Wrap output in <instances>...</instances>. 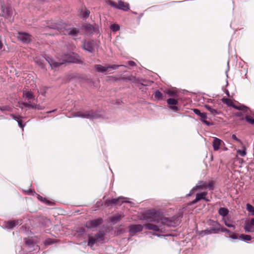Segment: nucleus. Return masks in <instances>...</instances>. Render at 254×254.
Segmentation results:
<instances>
[{
	"label": "nucleus",
	"instance_id": "obj_62",
	"mask_svg": "<svg viewBox=\"0 0 254 254\" xmlns=\"http://www.w3.org/2000/svg\"><path fill=\"white\" fill-rule=\"evenodd\" d=\"M193 191H191V190L190 191V194H189V195H190L193 192Z\"/></svg>",
	"mask_w": 254,
	"mask_h": 254
},
{
	"label": "nucleus",
	"instance_id": "obj_21",
	"mask_svg": "<svg viewBox=\"0 0 254 254\" xmlns=\"http://www.w3.org/2000/svg\"><path fill=\"white\" fill-rule=\"evenodd\" d=\"M206 183L203 181H199L198 183V185L194 187L192 190L191 191H194L199 189L205 188L206 187Z\"/></svg>",
	"mask_w": 254,
	"mask_h": 254
},
{
	"label": "nucleus",
	"instance_id": "obj_60",
	"mask_svg": "<svg viewBox=\"0 0 254 254\" xmlns=\"http://www.w3.org/2000/svg\"><path fill=\"white\" fill-rule=\"evenodd\" d=\"M122 79L124 80H127V79L131 80V79H130V78H125V77L122 78Z\"/></svg>",
	"mask_w": 254,
	"mask_h": 254
},
{
	"label": "nucleus",
	"instance_id": "obj_33",
	"mask_svg": "<svg viewBox=\"0 0 254 254\" xmlns=\"http://www.w3.org/2000/svg\"><path fill=\"white\" fill-rule=\"evenodd\" d=\"M111 30L113 32H116L120 30V26L118 24H113L110 26Z\"/></svg>",
	"mask_w": 254,
	"mask_h": 254
},
{
	"label": "nucleus",
	"instance_id": "obj_25",
	"mask_svg": "<svg viewBox=\"0 0 254 254\" xmlns=\"http://www.w3.org/2000/svg\"><path fill=\"white\" fill-rule=\"evenodd\" d=\"M206 195L207 193L205 192L198 193L196 194V198H197L199 201L201 199H204L207 201L208 200L205 198Z\"/></svg>",
	"mask_w": 254,
	"mask_h": 254
},
{
	"label": "nucleus",
	"instance_id": "obj_46",
	"mask_svg": "<svg viewBox=\"0 0 254 254\" xmlns=\"http://www.w3.org/2000/svg\"><path fill=\"white\" fill-rule=\"evenodd\" d=\"M229 237H230L231 239H234V240H236V239H238V237L237 236V235L235 234H233L231 232V234L229 235Z\"/></svg>",
	"mask_w": 254,
	"mask_h": 254
},
{
	"label": "nucleus",
	"instance_id": "obj_36",
	"mask_svg": "<svg viewBox=\"0 0 254 254\" xmlns=\"http://www.w3.org/2000/svg\"><path fill=\"white\" fill-rule=\"evenodd\" d=\"M205 188H208L210 190H213L214 189L213 182H210L208 184L206 183V187Z\"/></svg>",
	"mask_w": 254,
	"mask_h": 254
},
{
	"label": "nucleus",
	"instance_id": "obj_38",
	"mask_svg": "<svg viewBox=\"0 0 254 254\" xmlns=\"http://www.w3.org/2000/svg\"><path fill=\"white\" fill-rule=\"evenodd\" d=\"M222 102L224 103H225L227 105H228V106H232V102L229 99H227V98H223L222 99Z\"/></svg>",
	"mask_w": 254,
	"mask_h": 254
},
{
	"label": "nucleus",
	"instance_id": "obj_35",
	"mask_svg": "<svg viewBox=\"0 0 254 254\" xmlns=\"http://www.w3.org/2000/svg\"><path fill=\"white\" fill-rule=\"evenodd\" d=\"M85 29L88 32H92L94 31V27L92 25L89 24L85 27Z\"/></svg>",
	"mask_w": 254,
	"mask_h": 254
},
{
	"label": "nucleus",
	"instance_id": "obj_32",
	"mask_svg": "<svg viewBox=\"0 0 254 254\" xmlns=\"http://www.w3.org/2000/svg\"><path fill=\"white\" fill-rule=\"evenodd\" d=\"M247 209L252 215H254V207L250 204H247Z\"/></svg>",
	"mask_w": 254,
	"mask_h": 254
},
{
	"label": "nucleus",
	"instance_id": "obj_61",
	"mask_svg": "<svg viewBox=\"0 0 254 254\" xmlns=\"http://www.w3.org/2000/svg\"><path fill=\"white\" fill-rule=\"evenodd\" d=\"M55 111V110H54L53 111H50L47 112V113H51L54 112Z\"/></svg>",
	"mask_w": 254,
	"mask_h": 254
},
{
	"label": "nucleus",
	"instance_id": "obj_45",
	"mask_svg": "<svg viewBox=\"0 0 254 254\" xmlns=\"http://www.w3.org/2000/svg\"><path fill=\"white\" fill-rule=\"evenodd\" d=\"M221 231H222V232H225V233H227V234H228L229 235H230V234H231V232L229 230H228V229H226V228H222V229H221Z\"/></svg>",
	"mask_w": 254,
	"mask_h": 254
},
{
	"label": "nucleus",
	"instance_id": "obj_5",
	"mask_svg": "<svg viewBox=\"0 0 254 254\" xmlns=\"http://www.w3.org/2000/svg\"><path fill=\"white\" fill-rule=\"evenodd\" d=\"M121 66V65H120L113 64L104 66L101 64H95L94 65V67L97 72L104 73L107 71L109 69H117L119 68V66Z\"/></svg>",
	"mask_w": 254,
	"mask_h": 254
},
{
	"label": "nucleus",
	"instance_id": "obj_3",
	"mask_svg": "<svg viewBox=\"0 0 254 254\" xmlns=\"http://www.w3.org/2000/svg\"><path fill=\"white\" fill-rule=\"evenodd\" d=\"M51 28L57 29L59 32L62 34L68 35L71 37H76L79 33V30L76 28H67V25L64 24L63 25H58L56 26V27Z\"/></svg>",
	"mask_w": 254,
	"mask_h": 254
},
{
	"label": "nucleus",
	"instance_id": "obj_7",
	"mask_svg": "<svg viewBox=\"0 0 254 254\" xmlns=\"http://www.w3.org/2000/svg\"><path fill=\"white\" fill-rule=\"evenodd\" d=\"M18 39L25 44H28L31 41V36L26 32H18L17 35Z\"/></svg>",
	"mask_w": 254,
	"mask_h": 254
},
{
	"label": "nucleus",
	"instance_id": "obj_19",
	"mask_svg": "<svg viewBox=\"0 0 254 254\" xmlns=\"http://www.w3.org/2000/svg\"><path fill=\"white\" fill-rule=\"evenodd\" d=\"M124 215L122 214H117L112 216L110 218V221L114 223H116L118 221H120L123 217Z\"/></svg>",
	"mask_w": 254,
	"mask_h": 254
},
{
	"label": "nucleus",
	"instance_id": "obj_42",
	"mask_svg": "<svg viewBox=\"0 0 254 254\" xmlns=\"http://www.w3.org/2000/svg\"><path fill=\"white\" fill-rule=\"evenodd\" d=\"M167 93L171 96H174L176 95V92L175 91L170 90H168L167 92Z\"/></svg>",
	"mask_w": 254,
	"mask_h": 254
},
{
	"label": "nucleus",
	"instance_id": "obj_6",
	"mask_svg": "<svg viewBox=\"0 0 254 254\" xmlns=\"http://www.w3.org/2000/svg\"><path fill=\"white\" fill-rule=\"evenodd\" d=\"M193 112L198 116L200 117V120L204 124L208 126H210L212 125V123H211L207 121L206 119L207 118V114L206 113H201L199 110L198 109H193Z\"/></svg>",
	"mask_w": 254,
	"mask_h": 254
},
{
	"label": "nucleus",
	"instance_id": "obj_44",
	"mask_svg": "<svg viewBox=\"0 0 254 254\" xmlns=\"http://www.w3.org/2000/svg\"><path fill=\"white\" fill-rule=\"evenodd\" d=\"M38 198L39 200L45 202L46 203H49V201H47L46 198H43V197L40 196V195H38Z\"/></svg>",
	"mask_w": 254,
	"mask_h": 254
},
{
	"label": "nucleus",
	"instance_id": "obj_41",
	"mask_svg": "<svg viewBox=\"0 0 254 254\" xmlns=\"http://www.w3.org/2000/svg\"><path fill=\"white\" fill-rule=\"evenodd\" d=\"M89 13L90 12L88 10H86L83 12L82 16L84 18H87L88 17Z\"/></svg>",
	"mask_w": 254,
	"mask_h": 254
},
{
	"label": "nucleus",
	"instance_id": "obj_56",
	"mask_svg": "<svg viewBox=\"0 0 254 254\" xmlns=\"http://www.w3.org/2000/svg\"><path fill=\"white\" fill-rule=\"evenodd\" d=\"M250 223L253 226H254V218H252L251 221H250Z\"/></svg>",
	"mask_w": 254,
	"mask_h": 254
},
{
	"label": "nucleus",
	"instance_id": "obj_1",
	"mask_svg": "<svg viewBox=\"0 0 254 254\" xmlns=\"http://www.w3.org/2000/svg\"><path fill=\"white\" fill-rule=\"evenodd\" d=\"M143 217L144 219L148 221L155 222L158 224L159 223L160 221L162 225H166L167 227H174L177 225L178 223V221L177 220L178 217L175 216L173 217L171 219L166 217H162L160 219H156V214L152 211H149L146 212L144 214Z\"/></svg>",
	"mask_w": 254,
	"mask_h": 254
},
{
	"label": "nucleus",
	"instance_id": "obj_15",
	"mask_svg": "<svg viewBox=\"0 0 254 254\" xmlns=\"http://www.w3.org/2000/svg\"><path fill=\"white\" fill-rule=\"evenodd\" d=\"M2 16L8 18L12 14V9L8 6H5L3 5H1Z\"/></svg>",
	"mask_w": 254,
	"mask_h": 254
},
{
	"label": "nucleus",
	"instance_id": "obj_16",
	"mask_svg": "<svg viewBox=\"0 0 254 254\" xmlns=\"http://www.w3.org/2000/svg\"><path fill=\"white\" fill-rule=\"evenodd\" d=\"M222 142V141L221 139H220L218 138H216V137L214 138V139H213V143H212L214 150H215V151L218 150L219 149L220 146Z\"/></svg>",
	"mask_w": 254,
	"mask_h": 254
},
{
	"label": "nucleus",
	"instance_id": "obj_54",
	"mask_svg": "<svg viewBox=\"0 0 254 254\" xmlns=\"http://www.w3.org/2000/svg\"><path fill=\"white\" fill-rule=\"evenodd\" d=\"M225 225L226 226H227L228 227H233V228H235L234 226L232 225V224H228L227 223V222H225Z\"/></svg>",
	"mask_w": 254,
	"mask_h": 254
},
{
	"label": "nucleus",
	"instance_id": "obj_22",
	"mask_svg": "<svg viewBox=\"0 0 254 254\" xmlns=\"http://www.w3.org/2000/svg\"><path fill=\"white\" fill-rule=\"evenodd\" d=\"M229 210L225 207H221L218 210V213L220 215L225 217L228 214Z\"/></svg>",
	"mask_w": 254,
	"mask_h": 254
},
{
	"label": "nucleus",
	"instance_id": "obj_40",
	"mask_svg": "<svg viewBox=\"0 0 254 254\" xmlns=\"http://www.w3.org/2000/svg\"><path fill=\"white\" fill-rule=\"evenodd\" d=\"M0 110L1 111H9L10 107L7 106L0 107Z\"/></svg>",
	"mask_w": 254,
	"mask_h": 254
},
{
	"label": "nucleus",
	"instance_id": "obj_27",
	"mask_svg": "<svg viewBox=\"0 0 254 254\" xmlns=\"http://www.w3.org/2000/svg\"><path fill=\"white\" fill-rule=\"evenodd\" d=\"M239 239L246 242L251 241L252 237L249 235L241 234L239 236Z\"/></svg>",
	"mask_w": 254,
	"mask_h": 254
},
{
	"label": "nucleus",
	"instance_id": "obj_29",
	"mask_svg": "<svg viewBox=\"0 0 254 254\" xmlns=\"http://www.w3.org/2000/svg\"><path fill=\"white\" fill-rule=\"evenodd\" d=\"M232 107L236 109H237L239 111H242L244 112H247V109H248L247 107L244 106H238L233 105H232Z\"/></svg>",
	"mask_w": 254,
	"mask_h": 254
},
{
	"label": "nucleus",
	"instance_id": "obj_23",
	"mask_svg": "<svg viewBox=\"0 0 254 254\" xmlns=\"http://www.w3.org/2000/svg\"><path fill=\"white\" fill-rule=\"evenodd\" d=\"M23 95L24 97L28 100L34 98L33 94L31 91H23Z\"/></svg>",
	"mask_w": 254,
	"mask_h": 254
},
{
	"label": "nucleus",
	"instance_id": "obj_58",
	"mask_svg": "<svg viewBox=\"0 0 254 254\" xmlns=\"http://www.w3.org/2000/svg\"><path fill=\"white\" fill-rule=\"evenodd\" d=\"M46 93V89L45 88H43V90L42 91H40V93L44 95L45 93Z\"/></svg>",
	"mask_w": 254,
	"mask_h": 254
},
{
	"label": "nucleus",
	"instance_id": "obj_34",
	"mask_svg": "<svg viewBox=\"0 0 254 254\" xmlns=\"http://www.w3.org/2000/svg\"><path fill=\"white\" fill-rule=\"evenodd\" d=\"M245 120L247 122L251 125H254V119L250 118V116H247L245 117Z\"/></svg>",
	"mask_w": 254,
	"mask_h": 254
},
{
	"label": "nucleus",
	"instance_id": "obj_31",
	"mask_svg": "<svg viewBox=\"0 0 254 254\" xmlns=\"http://www.w3.org/2000/svg\"><path fill=\"white\" fill-rule=\"evenodd\" d=\"M154 95L155 98L159 99V100L161 99L162 98V96H163L162 93L161 92H160L159 90H157V91H155V92L154 93Z\"/></svg>",
	"mask_w": 254,
	"mask_h": 254
},
{
	"label": "nucleus",
	"instance_id": "obj_26",
	"mask_svg": "<svg viewBox=\"0 0 254 254\" xmlns=\"http://www.w3.org/2000/svg\"><path fill=\"white\" fill-rule=\"evenodd\" d=\"M24 240L25 244L30 248H33L36 245L34 241L31 239L25 238Z\"/></svg>",
	"mask_w": 254,
	"mask_h": 254
},
{
	"label": "nucleus",
	"instance_id": "obj_12",
	"mask_svg": "<svg viewBox=\"0 0 254 254\" xmlns=\"http://www.w3.org/2000/svg\"><path fill=\"white\" fill-rule=\"evenodd\" d=\"M22 220H11L5 222V227L8 229H12L16 225L22 224Z\"/></svg>",
	"mask_w": 254,
	"mask_h": 254
},
{
	"label": "nucleus",
	"instance_id": "obj_57",
	"mask_svg": "<svg viewBox=\"0 0 254 254\" xmlns=\"http://www.w3.org/2000/svg\"><path fill=\"white\" fill-rule=\"evenodd\" d=\"M199 200L197 198L195 197V198L192 201V204H195L197 203Z\"/></svg>",
	"mask_w": 254,
	"mask_h": 254
},
{
	"label": "nucleus",
	"instance_id": "obj_17",
	"mask_svg": "<svg viewBox=\"0 0 254 254\" xmlns=\"http://www.w3.org/2000/svg\"><path fill=\"white\" fill-rule=\"evenodd\" d=\"M213 223L212 227L210 228V231L211 233H217L220 230V225L216 221H213Z\"/></svg>",
	"mask_w": 254,
	"mask_h": 254
},
{
	"label": "nucleus",
	"instance_id": "obj_11",
	"mask_svg": "<svg viewBox=\"0 0 254 254\" xmlns=\"http://www.w3.org/2000/svg\"><path fill=\"white\" fill-rule=\"evenodd\" d=\"M83 48L90 53H94V41H88L84 42L83 45Z\"/></svg>",
	"mask_w": 254,
	"mask_h": 254
},
{
	"label": "nucleus",
	"instance_id": "obj_28",
	"mask_svg": "<svg viewBox=\"0 0 254 254\" xmlns=\"http://www.w3.org/2000/svg\"><path fill=\"white\" fill-rule=\"evenodd\" d=\"M244 229L245 231L247 232H251L254 231L253 226L250 223L246 224Z\"/></svg>",
	"mask_w": 254,
	"mask_h": 254
},
{
	"label": "nucleus",
	"instance_id": "obj_37",
	"mask_svg": "<svg viewBox=\"0 0 254 254\" xmlns=\"http://www.w3.org/2000/svg\"><path fill=\"white\" fill-rule=\"evenodd\" d=\"M107 4H108L109 5H110L111 6L113 7H114L115 8H117V5L118 4L115 3L114 2H113V1L111 0H109L107 2Z\"/></svg>",
	"mask_w": 254,
	"mask_h": 254
},
{
	"label": "nucleus",
	"instance_id": "obj_2",
	"mask_svg": "<svg viewBox=\"0 0 254 254\" xmlns=\"http://www.w3.org/2000/svg\"><path fill=\"white\" fill-rule=\"evenodd\" d=\"M45 59L49 63L51 68L53 69H56L58 67L64 64V63H71L72 62V57L69 54L64 55L62 60L59 62L55 61L54 59L49 56H46Z\"/></svg>",
	"mask_w": 254,
	"mask_h": 254
},
{
	"label": "nucleus",
	"instance_id": "obj_9",
	"mask_svg": "<svg viewBox=\"0 0 254 254\" xmlns=\"http://www.w3.org/2000/svg\"><path fill=\"white\" fill-rule=\"evenodd\" d=\"M143 226L140 224L130 225L128 227V232L130 236H134L136 233L143 230Z\"/></svg>",
	"mask_w": 254,
	"mask_h": 254
},
{
	"label": "nucleus",
	"instance_id": "obj_59",
	"mask_svg": "<svg viewBox=\"0 0 254 254\" xmlns=\"http://www.w3.org/2000/svg\"><path fill=\"white\" fill-rule=\"evenodd\" d=\"M2 48V44L1 42L0 41V50H1Z\"/></svg>",
	"mask_w": 254,
	"mask_h": 254
},
{
	"label": "nucleus",
	"instance_id": "obj_52",
	"mask_svg": "<svg viewBox=\"0 0 254 254\" xmlns=\"http://www.w3.org/2000/svg\"><path fill=\"white\" fill-rule=\"evenodd\" d=\"M232 138L233 139L235 140L238 142H240V140L237 138L235 134H233L232 135Z\"/></svg>",
	"mask_w": 254,
	"mask_h": 254
},
{
	"label": "nucleus",
	"instance_id": "obj_50",
	"mask_svg": "<svg viewBox=\"0 0 254 254\" xmlns=\"http://www.w3.org/2000/svg\"><path fill=\"white\" fill-rule=\"evenodd\" d=\"M44 109V106H41L40 105L38 104L36 105V109H37L38 110H42Z\"/></svg>",
	"mask_w": 254,
	"mask_h": 254
},
{
	"label": "nucleus",
	"instance_id": "obj_4",
	"mask_svg": "<svg viewBox=\"0 0 254 254\" xmlns=\"http://www.w3.org/2000/svg\"><path fill=\"white\" fill-rule=\"evenodd\" d=\"M73 116L75 117L89 119L90 120H94L101 117V115L99 114V112L93 110L77 112Z\"/></svg>",
	"mask_w": 254,
	"mask_h": 254
},
{
	"label": "nucleus",
	"instance_id": "obj_10",
	"mask_svg": "<svg viewBox=\"0 0 254 254\" xmlns=\"http://www.w3.org/2000/svg\"><path fill=\"white\" fill-rule=\"evenodd\" d=\"M125 197H119L117 198H113L111 199L107 200L106 201V204L107 206H109L111 204H117L121 205L122 203L124 202H127L128 201H124V199Z\"/></svg>",
	"mask_w": 254,
	"mask_h": 254
},
{
	"label": "nucleus",
	"instance_id": "obj_43",
	"mask_svg": "<svg viewBox=\"0 0 254 254\" xmlns=\"http://www.w3.org/2000/svg\"><path fill=\"white\" fill-rule=\"evenodd\" d=\"M11 116L12 117V118L15 120V121H17L18 120L20 119H22V117L20 116H15L13 114H11Z\"/></svg>",
	"mask_w": 254,
	"mask_h": 254
},
{
	"label": "nucleus",
	"instance_id": "obj_30",
	"mask_svg": "<svg viewBox=\"0 0 254 254\" xmlns=\"http://www.w3.org/2000/svg\"><path fill=\"white\" fill-rule=\"evenodd\" d=\"M167 103L170 105H176L178 104V102L175 99L169 98L167 100Z\"/></svg>",
	"mask_w": 254,
	"mask_h": 254
},
{
	"label": "nucleus",
	"instance_id": "obj_49",
	"mask_svg": "<svg viewBox=\"0 0 254 254\" xmlns=\"http://www.w3.org/2000/svg\"><path fill=\"white\" fill-rule=\"evenodd\" d=\"M128 65H129L130 66H134L136 65L135 63L132 61H128Z\"/></svg>",
	"mask_w": 254,
	"mask_h": 254
},
{
	"label": "nucleus",
	"instance_id": "obj_53",
	"mask_svg": "<svg viewBox=\"0 0 254 254\" xmlns=\"http://www.w3.org/2000/svg\"><path fill=\"white\" fill-rule=\"evenodd\" d=\"M235 115L237 117H241L243 115V113L241 111H239L235 113Z\"/></svg>",
	"mask_w": 254,
	"mask_h": 254
},
{
	"label": "nucleus",
	"instance_id": "obj_14",
	"mask_svg": "<svg viewBox=\"0 0 254 254\" xmlns=\"http://www.w3.org/2000/svg\"><path fill=\"white\" fill-rule=\"evenodd\" d=\"M123 11H127L129 9V5L128 3L125 2L122 0L118 1L117 8Z\"/></svg>",
	"mask_w": 254,
	"mask_h": 254
},
{
	"label": "nucleus",
	"instance_id": "obj_13",
	"mask_svg": "<svg viewBox=\"0 0 254 254\" xmlns=\"http://www.w3.org/2000/svg\"><path fill=\"white\" fill-rule=\"evenodd\" d=\"M144 227L149 230H152L155 232H162L161 229L160 228V226L156 225L152 223H146L144 225Z\"/></svg>",
	"mask_w": 254,
	"mask_h": 254
},
{
	"label": "nucleus",
	"instance_id": "obj_20",
	"mask_svg": "<svg viewBox=\"0 0 254 254\" xmlns=\"http://www.w3.org/2000/svg\"><path fill=\"white\" fill-rule=\"evenodd\" d=\"M204 107L209 111L212 115L215 116L219 114L218 111L208 105H205Z\"/></svg>",
	"mask_w": 254,
	"mask_h": 254
},
{
	"label": "nucleus",
	"instance_id": "obj_39",
	"mask_svg": "<svg viewBox=\"0 0 254 254\" xmlns=\"http://www.w3.org/2000/svg\"><path fill=\"white\" fill-rule=\"evenodd\" d=\"M237 152L241 156H245L246 155V152L245 150L238 149L237 150Z\"/></svg>",
	"mask_w": 254,
	"mask_h": 254
},
{
	"label": "nucleus",
	"instance_id": "obj_24",
	"mask_svg": "<svg viewBox=\"0 0 254 254\" xmlns=\"http://www.w3.org/2000/svg\"><path fill=\"white\" fill-rule=\"evenodd\" d=\"M105 234L99 232L94 236L98 242L103 241L104 240Z\"/></svg>",
	"mask_w": 254,
	"mask_h": 254
},
{
	"label": "nucleus",
	"instance_id": "obj_8",
	"mask_svg": "<svg viewBox=\"0 0 254 254\" xmlns=\"http://www.w3.org/2000/svg\"><path fill=\"white\" fill-rule=\"evenodd\" d=\"M102 223L103 219L99 218L87 221L85 224V227L88 229L94 228L101 225Z\"/></svg>",
	"mask_w": 254,
	"mask_h": 254
},
{
	"label": "nucleus",
	"instance_id": "obj_47",
	"mask_svg": "<svg viewBox=\"0 0 254 254\" xmlns=\"http://www.w3.org/2000/svg\"><path fill=\"white\" fill-rule=\"evenodd\" d=\"M22 106L21 107V108L22 109H23L24 107H28V108H30V106H31V104L30 103H22Z\"/></svg>",
	"mask_w": 254,
	"mask_h": 254
},
{
	"label": "nucleus",
	"instance_id": "obj_18",
	"mask_svg": "<svg viewBox=\"0 0 254 254\" xmlns=\"http://www.w3.org/2000/svg\"><path fill=\"white\" fill-rule=\"evenodd\" d=\"M88 243L87 245L90 247L91 248L93 247V246L96 244L97 242H98L96 239L95 238L94 236H91L89 235L88 237Z\"/></svg>",
	"mask_w": 254,
	"mask_h": 254
},
{
	"label": "nucleus",
	"instance_id": "obj_51",
	"mask_svg": "<svg viewBox=\"0 0 254 254\" xmlns=\"http://www.w3.org/2000/svg\"><path fill=\"white\" fill-rule=\"evenodd\" d=\"M170 108L174 111H177L179 110L178 107L176 106H170Z\"/></svg>",
	"mask_w": 254,
	"mask_h": 254
},
{
	"label": "nucleus",
	"instance_id": "obj_48",
	"mask_svg": "<svg viewBox=\"0 0 254 254\" xmlns=\"http://www.w3.org/2000/svg\"><path fill=\"white\" fill-rule=\"evenodd\" d=\"M17 122L18 123L19 126L21 128H23V127H24L25 125L22 124V122L21 119L18 120V121Z\"/></svg>",
	"mask_w": 254,
	"mask_h": 254
},
{
	"label": "nucleus",
	"instance_id": "obj_55",
	"mask_svg": "<svg viewBox=\"0 0 254 254\" xmlns=\"http://www.w3.org/2000/svg\"><path fill=\"white\" fill-rule=\"evenodd\" d=\"M36 105H37V104H31V106H30V108L36 109Z\"/></svg>",
	"mask_w": 254,
	"mask_h": 254
}]
</instances>
